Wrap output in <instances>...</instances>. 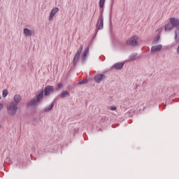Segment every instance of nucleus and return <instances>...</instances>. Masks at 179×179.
<instances>
[{"instance_id": "obj_1", "label": "nucleus", "mask_w": 179, "mask_h": 179, "mask_svg": "<svg viewBox=\"0 0 179 179\" xmlns=\"http://www.w3.org/2000/svg\"><path fill=\"white\" fill-rule=\"evenodd\" d=\"M169 22L172 24L173 27L176 28L175 41H176V43H179V20L178 18L171 17L169 19Z\"/></svg>"}, {"instance_id": "obj_2", "label": "nucleus", "mask_w": 179, "mask_h": 179, "mask_svg": "<svg viewBox=\"0 0 179 179\" xmlns=\"http://www.w3.org/2000/svg\"><path fill=\"white\" fill-rule=\"evenodd\" d=\"M43 93L44 92L41 90L40 93L36 96V99H34L28 103L27 107H36V106H37L38 103H40L41 99H43Z\"/></svg>"}, {"instance_id": "obj_3", "label": "nucleus", "mask_w": 179, "mask_h": 179, "mask_svg": "<svg viewBox=\"0 0 179 179\" xmlns=\"http://www.w3.org/2000/svg\"><path fill=\"white\" fill-rule=\"evenodd\" d=\"M7 111L10 115H15L16 111H17V105L15 102H10L8 106H7Z\"/></svg>"}, {"instance_id": "obj_4", "label": "nucleus", "mask_w": 179, "mask_h": 179, "mask_svg": "<svg viewBox=\"0 0 179 179\" xmlns=\"http://www.w3.org/2000/svg\"><path fill=\"white\" fill-rule=\"evenodd\" d=\"M127 45H131L132 47H136L138 45V36L134 35L133 36H131L127 41Z\"/></svg>"}, {"instance_id": "obj_5", "label": "nucleus", "mask_w": 179, "mask_h": 179, "mask_svg": "<svg viewBox=\"0 0 179 179\" xmlns=\"http://www.w3.org/2000/svg\"><path fill=\"white\" fill-rule=\"evenodd\" d=\"M83 51V45H80V49L78 50L76 54L74 56L73 64V65H76L78 64V62L79 61V57H80V54H82V52Z\"/></svg>"}, {"instance_id": "obj_6", "label": "nucleus", "mask_w": 179, "mask_h": 179, "mask_svg": "<svg viewBox=\"0 0 179 179\" xmlns=\"http://www.w3.org/2000/svg\"><path fill=\"white\" fill-rule=\"evenodd\" d=\"M52 92H54V87L52 86L48 85L45 88L44 94L45 96H48L50 93H52Z\"/></svg>"}, {"instance_id": "obj_7", "label": "nucleus", "mask_w": 179, "mask_h": 179, "mask_svg": "<svg viewBox=\"0 0 179 179\" xmlns=\"http://www.w3.org/2000/svg\"><path fill=\"white\" fill-rule=\"evenodd\" d=\"M104 24V18H103V16H101L100 20L98 21L96 27L98 30H101L103 29Z\"/></svg>"}, {"instance_id": "obj_8", "label": "nucleus", "mask_w": 179, "mask_h": 179, "mask_svg": "<svg viewBox=\"0 0 179 179\" xmlns=\"http://www.w3.org/2000/svg\"><path fill=\"white\" fill-rule=\"evenodd\" d=\"M59 10V8L57 7L52 9L50 15L49 16V20H52V18L54 17V16H55V15H57Z\"/></svg>"}, {"instance_id": "obj_9", "label": "nucleus", "mask_w": 179, "mask_h": 179, "mask_svg": "<svg viewBox=\"0 0 179 179\" xmlns=\"http://www.w3.org/2000/svg\"><path fill=\"white\" fill-rule=\"evenodd\" d=\"M13 103H14V104H16L17 106V104H19V103H20V101H22V96L19 94H15L13 97Z\"/></svg>"}, {"instance_id": "obj_10", "label": "nucleus", "mask_w": 179, "mask_h": 179, "mask_svg": "<svg viewBox=\"0 0 179 179\" xmlns=\"http://www.w3.org/2000/svg\"><path fill=\"white\" fill-rule=\"evenodd\" d=\"M162 48H163L162 45H158L152 46L151 48V51L152 52H157L158 51H161Z\"/></svg>"}, {"instance_id": "obj_11", "label": "nucleus", "mask_w": 179, "mask_h": 179, "mask_svg": "<svg viewBox=\"0 0 179 179\" xmlns=\"http://www.w3.org/2000/svg\"><path fill=\"white\" fill-rule=\"evenodd\" d=\"M104 78H106L105 75L98 74L94 78L95 82H96L97 83H100V82H101L103 79H104Z\"/></svg>"}, {"instance_id": "obj_12", "label": "nucleus", "mask_w": 179, "mask_h": 179, "mask_svg": "<svg viewBox=\"0 0 179 179\" xmlns=\"http://www.w3.org/2000/svg\"><path fill=\"white\" fill-rule=\"evenodd\" d=\"M124 66V63H117L113 65L114 69H122Z\"/></svg>"}, {"instance_id": "obj_13", "label": "nucleus", "mask_w": 179, "mask_h": 179, "mask_svg": "<svg viewBox=\"0 0 179 179\" xmlns=\"http://www.w3.org/2000/svg\"><path fill=\"white\" fill-rule=\"evenodd\" d=\"M174 27L173 26V24L171 23V24H167L166 26H165V31H170L171 30H173V28Z\"/></svg>"}, {"instance_id": "obj_14", "label": "nucleus", "mask_w": 179, "mask_h": 179, "mask_svg": "<svg viewBox=\"0 0 179 179\" xmlns=\"http://www.w3.org/2000/svg\"><path fill=\"white\" fill-rule=\"evenodd\" d=\"M89 55V48H87V49L85 50L84 54L82 57L83 61H86V57Z\"/></svg>"}, {"instance_id": "obj_15", "label": "nucleus", "mask_w": 179, "mask_h": 179, "mask_svg": "<svg viewBox=\"0 0 179 179\" xmlns=\"http://www.w3.org/2000/svg\"><path fill=\"white\" fill-rule=\"evenodd\" d=\"M24 34L27 37L31 36V31L29 29H24Z\"/></svg>"}, {"instance_id": "obj_16", "label": "nucleus", "mask_w": 179, "mask_h": 179, "mask_svg": "<svg viewBox=\"0 0 179 179\" xmlns=\"http://www.w3.org/2000/svg\"><path fill=\"white\" fill-rule=\"evenodd\" d=\"M52 107H54V103H52L48 108H45V113H48V111H51V110H52Z\"/></svg>"}, {"instance_id": "obj_17", "label": "nucleus", "mask_w": 179, "mask_h": 179, "mask_svg": "<svg viewBox=\"0 0 179 179\" xmlns=\"http://www.w3.org/2000/svg\"><path fill=\"white\" fill-rule=\"evenodd\" d=\"M106 3V0H100L99 1V8L103 9L104 8V4Z\"/></svg>"}, {"instance_id": "obj_18", "label": "nucleus", "mask_w": 179, "mask_h": 179, "mask_svg": "<svg viewBox=\"0 0 179 179\" xmlns=\"http://www.w3.org/2000/svg\"><path fill=\"white\" fill-rule=\"evenodd\" d=\"M66 96H69V92L68 91H64L62 92L61 97L64 99V97H66Z\"/></svg>"}, {"instance_id": "obj_19", "label": "nucleus", "mask_w": 179, "mask_h": 179, "mask_svg": "<svg viewBox=\"0 0 179 179\" xmlns=\"http://www.w3.org/2000/svg\"><path fill=\"white\" fill-rule=\"evenodd\" d=\"M8 96V91L7 90H3V97H6Z\"/></svg>"}, {"instance_id": "obj_20", "label": "nucleus", "mask_w": 179, "mask_h": 179, "mask_svg": "<svg viewBox=\"0 0 179 179\" xmlns=\"http://www.w3.org/2000/svg\"><path fill=\"white\" fill-rule=\"evenodd\" d=\"M163 31V28L159 27L156 30V33H157L158 34H160V32Z\"/></svg>"}, {"instance_id": "obj_21", "label": "nucleus", "mask_w": 179, "mask_h": 179, "mask_svg": "<svg viewBox=\"0 0 179 179\" xmlns=\"http://www.w3.org/2000/svg\"><path fill=\"white\" fill-rule=\"evenodd\" d=\"M87 82V79L83 80L79 83V85H85V83H86Z\"/></svg>"}, {"instance_id": "obj_22", "label": "nucleus", "mask_w": 179, "mask_h": 179, "mask_svg": "<svg viewBox=\"0 0 179 179\" xmlns=\"http://www.w3.org/2000/svg\"><path fill=\"white\" fill-rule=\"evenodd\" d=\"M62 83H58L57 90H59V89H62Z\"/></svg>"}, {"instance_id": "obj_23", "label": "nucleus", "mask_w": 179, "mask_h": 179, "mask_svg": "<svg viewBox=\"0 0 179 179\" xmlns=\"http://www.w3.org/2000/svg\"><path fill=\"white\" fill-rule=\"evenodd\" d=\"M110 110H111V111H115V110H117V108L115 106H110Z\"/></svg>"}, {"instance_id": "obj_24", "label": "nucleus", "mask_w": 179, "mask_h": 179, "mask_svg": "<svg viewBox=\"0 0 179 179\" xmlns=\"http://www.w3.org/2000/svg\"><path fill=\"white\" fill-rule=\"evenodd\" d=\"M159 40H160V36H159V35H158V36H157V38H156V40H155V42L157 43V41H159Z\"/></svg>"}, {"instance_id": "obj_25", "label": "nucleus", "mask_w": 179, "mask_h": 179, "mask_svg": "<svg viewBox=\"0 0 179 179\" xmlns=\"http://www.w3.org/2000/svg\"><path fill=\"white\" fill-rule=\"evenodd\" d=\"M2 108H3V105L0 103V110H2Z\"/></svg>"}, {"instance_id": "obj_26", "label": "nucleus", "mask_w": 179, "mask_h": 179, "mask_svg": "<svg viewBox=\"0 0 179 179\" xmlns=\"http://www.w3.org/2000/svg\"><path fill=\"white\" fill-rule=\"evenodd\" d=\"M0 99H1V96H0Z\"/></svg>"}]
</instances>
